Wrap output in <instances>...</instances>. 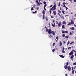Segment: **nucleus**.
I'll use <instances>...</instances> for the list:
<instances>
[{
    "label": "nucleus",
    "mask_w": 76,
    "mask_h": 76,
    "mask_svg": "<svg viewBox=\"0 0 76 76\" xmlns=\"http://www.w3.org/2000/svg\"><path fill=\"white\" fill-rule=\"evenodd\" d=\"M46 31L47 32H48V34L49 35H50V37H49V38H51L52 37H53V36L51 35V34H52V35H53V36L54 35L56 34V33L54 31H52V30L51 29H49L48 30V29L47 28Z\"/></svg>",
    "instance_id": "1"
},
{
    "label": "nucleus",
    "mask_w": 76,
    "mask_h": 76,
    "mask_svg": "<svg viewBox=\"0 0 76 76\" xmlns=\"http://www.w3.org/2000/svg\"><path fill=\"white\" fill-rule=\"evenodd\" d=\"M61 22L59 23L58 24V27H61Z\"/></svg>",
    "instance_id": "2"
},
{
    "label": "nucleus",
    "mask_w": 76,
    "mask_h": 76,
    "mask_svg": "<svg viewBox=\"0 0 76 76\" xmlns=\"http://www.w3.org/2000/svg\"><path fill=\"white\" fill-rule=\"evenodd\" d=\"M68 69V70H69V71H71V67H70V66H69L68 67V68H67Z\"/></svg>",
    "instance_id": "3"
},
{
    "label": "nucleus",
    "mask_w": 76,
    "mask_h": 76,
    "mask_svg": "<svg viewBox=\"0 0 76 76\" xmlns=\"http://www.w3.org/2000/svg\"><path fill=\"white\" fill-rule=\"evenodd\" d=\"M69 56H72L73 55V52L72 51L70 52L69 54Z\"/></svg>",
    "instance_id": "4"
},
{
    "label": "nucleus",
    "mask_w": 76,
    "mask_h": 76,
    "mask_svg": "<svg viewBox=\"0 0 76 76\" xmlns=\"http://www.w3.org/2000/svg\"><path fill=\"white\" fill-rule=\"evenodd\" d=\"M53 15H57V13H56V11H53Z\"/></svg>",
    "instance_id": "5"
},
{
    "label": "nucleus",
    "mask_w": 76,
    "mask_h": 76,
    "mask_svg": "<svg viewBox=\"0 0 76 76\" xmlns=\"http://www.w3.org/2000/svg\"><path fill=\"white\" fill-rule=\"evenodd\" d=\"M56 7H57V5L56 4H54L53 6L54 9L56 10Z\"/></svg>",
    "instance_id": "6"
},
{
    "label": "nucleus",
    "mask_w": 76,
    "mask_h": 76,
    "mask_svg": "<svg viewBox=\"0 0 76 76\" xmlns=\"http://www.w3.org/2000/svg\"><path fill=\"white\" fill-rule=\"evenodd\" d=\"M71 23L72 25H74V21H73L72 20L71 21Z\"/></svg>",
    "instance_id": "7"
},
{
    "label": "nucleus",
    "mask_w": 76,
    "mask_h": 76,
    "mask_svg": "<svg viewBox=\"0 0 76 76\" xmlns=\"http://www.w3.org/2000/svg\"><path fill=\"white\" fill-rule=\"evenodd\" d=\"M42 13L43 15H45V11L44 10H43Z\"/></svg>",
    "instance_id": "8"
},
{
    "label": "nucleus",
    "mask_w": 76,
    "mask_h": 76,
    "mask_svg": "<svg viewBox=\"0 0 76 76\" xmlns=\"http://www.w3.org/2000/svg\"><path fill=\"white\" fill-rule=\"evenodd\" d=\"M36 2L39 5H40V4L38 2V0H36Z\"/></svg>",
    "instance_id": "9"
},
{
    "label": "nucleus",
    "mask_w": 76,
    "mask_h": 76,
    "mask_svg": "<svg viewBox=\"0 0 76 76\" xmlns=\"http://www.w3.org/2000/svg\"><path fill=\"white\" fill-rule=\"evenodd\" d=\"M68 67V66H67L66 65L65 66H64V68H65V69H67Z\"/></svg>",
    "instance_id": "10"
},
{
    "label": "nucleus",
    "mask_w": 76,
    "mask_h": 76,
    "mask_svg": "<svg viewBox=\"0 0 76 76\" xmlns=\"http://www.w3.org/2000/svg\"><path fill=\"white\" fill-rule=\"evenodd\" d=\"M50 10L53 11V10H55L53 8V7H52V8H50Z\"/></svg>",
    "instance_id": "11"
},
{
    "label": "nucleus",
    "mask_w": 76,
    "mask_h": 76,
    "mask_svg": "<svg viewBox=\"0 0 76 76\" xmlns=\"http://www.w3.org/2000/svg\"><path fill=\"white\" fill-rule=\"evenodd\" d=\"M59 56L61 57V58H64V56H63V55H59Z\"/></svg>",
    "instance_id": "12"
},
{
    "label": "nucleus",
    "mask_w": 76,
    "mask_h": 76,
    "mask_svg": "<svg viewBox=\"0 0 76 76\" xmlns=\"http://www.w3.org/2000/svg\"><path fill=\"white\" fill-rule=\"evenodd\" d=\"M73 57H74V55H72L71 56L70 58H73Z\"/></svg>",
    "instance_id": "13"
},
{
    "label": "nucleus",
    "mask_w": 76,
    "mask_h": 76,
    "mask_svg": "<svg viewBox=\"0 0 76 76\" xmlns=\"http://www.w3.org/2000/svg\"><path fill=\"white\" fill-rule=\"evenodd\" d=\"M66 21H64L63 22H62V24H66Z\"/></svg>",
    "instance_id": "14"
},
{
    "label": "nucleus",
    "mask_w": 76,
    "mask_h": 76,
    "mask_svg": "<svg viewBox=\"0 0 76 76\" xmlns=\"http://www.w3.org/2000/svg\"><path fill=\"white\" fill-rule=\"evenodd\" d=\"M70 29H71V30H74V27H71L70 28Z\"/></svg>",
    "instance_id": "15"
},
{
    "label": "nucleus",
    "mask_w": 76,
    "mask_h": 76,
    "mask_svg": "<svg viewBox=\"0 0 76 76\" xmlns=\"http://www.w3.org/2000/svg\"><path fill=\"white\" fill-rule=\"evenodd\" d=\"M72 74H74L75 73V70H73L72 71Z\"/></svg>",
    "instance_id": "16"
},
{
    "label": "nucleus",
    "mask_w": 76,
    "mask_h": 76,
    "mask_svg": "<svg viewBox=\"0 0 76 76\" xmlns=\"http://www.w3.org/2000/svg\"><path fill=\"white\" fill-rule=\"evenodd\" d=\"M60 46H61V45H62V42H60Z\"/></svg>",
    "instance_id": "17"
},
{
    "label": "nucleus",
    "mask_w": 76,
    "mask_h": 76,
    "mask_svg": "<svg viewBox=\"0 0 76 76\" xmlns=\"http://www.w3.org/2000/svg\"><path fill=\"white\" fill-rule=\"evenodd\" d=\"M56 48H55L52 50V52L53 53H54V51H55V50H56Z\"/></svg>",
    "instance_id": "18"
},
{
    "label": "nucleus",
    "mask_w": 76,
    "mask_h": 76,
    "mask_svg": "<svg viewBox=\"0 0 76 76\" xmlns=\"http://www.w3.org/2000/svg\"><path fill=\"white\" fill-rule=\"evenodd\" d=\"M58 14L59 15V16L61 18H62V17H61V15H60V13H58Z\"/></svg>",
    "instance_id": "19"
},
{
    "label": "nucleus",
    "mask_w": 76,
    "mask_h": 76,
    "mask_svg": "<svg viewBox=\"0 0 76 76\" xmlns=\"http://www.w3.org/2000/svg\"><path fill=\"white\" fill-rule=\"evenodd\" d=\"M52 26H53V27H55V23H54V25L53 24H52Z\"/></svg>",
    "instance_id": "20"
},
{
    "label": "nucleus",
    "mask_w": 76,
    "mask_h": 76,
    "mask_svg": "<svg viewBox=\"0 0 76 76\" xmlns=\"http://www.w3.org/2000/svg\"><path fill=\"white\" fill-rule=\"evenodd\" d=\"M64 25H62V28H64Z\"/></svg>",
    "instance_id": "21"
},
{
    "label": "nucleus",
    "mask_w": 76,
    "mask_h": 76,
    "mask_svg": "<svg viewBox=\"0 0 76 76\" xmlns=\"http://www.w3.org/2000/svg\"><path fill=\"white\" fill-rule=\"evenodd\" d=\"M62 12L63 15H64V14H65V13H64V12H65V11H63Z\"/></svg>",
    "instance_id": "22"
},
{
    "label": "nucleus",
    "mask_w": 76,
    "mask_h": 76,
    "mask_svg": "<svg viewBox=\"0 0 76 76\" xmlns=\"http://www.w3.org/2000/svg\"><path fill=\"white\" fill-rule=\"evenodd\" d=\"M67 4V3H65V2L63 3V4L64 5L65 4Z\"/></svg>",
    "instance_id": "23"
},
{
    "label": "nucleus",
    "mask_w": 76,
    "mask_h": 76,
    "mask_svg": "<svg viewBox=\"0 0 76 76\" xmlns=\"http://www.w3.org/2000/svg\"><path fill=\"white\" fill-rule=\"evenodd\" d=\"M71 25V23H69L67 25V26H68V25Z\"/></svg>",
    "instance_id": "24"
},
{
    "label": "nucleus",
    "mask_w": 76,
    "mask_h": 76,
    "mask_svg": "<svg viewBox=\"0 0 76 76\" xmlns=\"http://www.w3.org/2000/svg\"><path fill=\"white\" fill-rule=\"evenodd\" d=\"M43 4H47V2L45 1L43 2Z\"/></svg>",
    "instance_id": "25"
},
{
    "label": "nucleus",
    "mask_w": 76,
    "mask_h": 76,
    "mask_svg": "<svg viewBox=\"0 0 76 76\" xmlns=\"http://www.w3.org/2000/svg\"><path fill=\"white\" fill-rule=\"evenodd\" d=\"M56 39H57V40H58V36H57L56 37Z\"/></svg>",
    "instance_id": "26"
},
{
    "label": "nucleus",
    "mask_w": 76,
    "mask_h": 76,
    "mask_svg": "<svg viewBox=\"0 0 76 76\" xmlns=\"http://www.w3.org/2000/svg\"><path fill=\"white\" fill-rule=\"evenodd\" d=\"M72 48V47H69L68 48V50H70L71 49V48Z\"/></svg>",
    "instance_id": "27"
},
{
    "label": "nucleus",
    "mask_w": 76,
    "mask_h": 76,
    "mask_svg": "<svg viewBox=\"0 0 76 76\" xmlns=\"http://www.w3.org/2000/svg\"><path fill=\"white\" fill-rule=\"evenodd\" d=\"M73 65H75V66H76V62H75L73 64Z\"/></svg>",
    "instance_id": "28"
},
{
    "label": "nucleus",
    "mask_w": 76,
    "mask_h": 76,
    "mask_svg": "<svg viewBox=\"0 0 76 76\" xmlns=\"http://www.w3.org/2000/svg\"><path fill=\"white\" fill-rule=\"evenodd\" d=\"M31 10H34V8H33V7H32L31 9Z\"/></svg>",
    "instance_id": "29"
},
{
    "label": "nucleus",
    "mask_w": 76,
    "mask_h": 76,
    "mask_svg": "<svg viewBox=\"0 0 76 76\" xmlns=\"http://www.w3.org/2000/svg\"><path fill=\"white\" fill-rule=\"evenodd\" d=\"M66 66H69V63L66 62Z\"/></svg>",
    "instance_id": "30"
},
{
    "label": "nucleus",
    "mask_w": 76,
    "mask_h": 76,
    "mask_svg": "<svg viewBox=\"0 0 76 76\" xmlns=\"http://www.w3.org/2000/svg\"><path fill=\"white\" fill-rule=\"evenodd\" d=\"M73 43H74V42L73 41L72 42L70 43V45H71V44H73Z\"/></svg>",
    "instance_id": "31"
},
{
    "label": "nucleus",
    "mask_w": 76,
    "mask_h": 76,
    "mask_svg": "<svg viewBox=\"0 0 76 76\" xmlns=\"http://www.w3.org/2000/svg\"><path fill=\"white\" fill-rule=\"evenodd\" d=\"M46 20L47 21L48 20V18H45Z\"/></svg>",
    "instance_id": "32"
},
{
    "label": "nucleus",
    "mask_w": 76,
    "mask_h": 76,
    "mask_svg": "<svg viewBox=\"0 0 76 76\" xmlns=\"http://www.w3.org/2000/svg\"><path fill=\"white\" fill-rule=\"evenodd\" d=\"M43 19H45V16H44V15H43Z\"/></svg>",
    "instance_id": "33"
},
{
    "label": "nucleus",
    "mask_w": 76,
    "mask_h": 76,
    "mask_svg": "<svg viewBox=\"0 0 76 76\" xmlns=\"http://www.w3.org/2000/svg\"><path fill=\"white\" fill-rule=\"evenodd\" d=\"M56 44V43H53V47H54V45Z\"/></svg>",
    "instance_id": "34"
},
{
    "label": "nucleus",
    "mask_w": 76,
    "mask_h": 76,
    "mask_svg": "<svg viewBox=\"0 0 76 76\" xmlns=\"http://www.w3.org/2000/svg\"><path fill=\"white\" fill-rule=\"evenodd\" d=\"M37 11H35V12H33V13H37Z\"/></svg>",
    "instance_id": "35"
},
{
    "label": "nucleus",
    "mask_w": 76,
    "mask_h": 76,
    "mask_svg": "<svg viewBox=\"0 0 76 76\" xmlns=\"http://www.w3.org/2000/svg\"><path fill=\"white\" fill-rule=\"evenodd\" d=\"M46 6H47V4H45V5H44V7H45Z\"/></svg>",
    "instance_id": "36"
},
{
    "label": "nucleus",
    "mask_w": 76,
    "mask_h": 76,
    "mask_svg": "<svg viewBox=\"0 0 76 76\" xmlns=\"http://www.w3.org/2000/svg\"><path fill=\"white\" fill-rule=\"evenodd\" d=\"M70 44V42H69V41H68V42H67V45H68V44Z\"/></svg>",
    "instance_id": "37"
},
{
    "label": "nucleus",
    "mask_w": 76,
    "mask_h": 76,
    "mask_svg": "<svg viewBox=\"0 0 76 76\" xmlns=\"http://www.w3.org/2000/svg\"><path fill=\"white\" fill-rule=\"evenodd\" d=\"M62 36L63 37H65V34H63L62 35Z\"/></svg>",
    "instance_id": "38"
},
{
    "label": "nucleus",
    "mask_w": 76,
    "mask_h": 76,
    "mask_svg": "<svg viewBox=\"0 0 76 76\" xmlns=\"http://www.w3.org/2000/svg\"><path fill=\"white\" fill-rule=\"evenodd\" d=\"M58 6H60V2H59Z\"/></svg>",
    "instance_id": "39"
},
{
    "label": "nucleus",
    "mask_w": 76,
    "mask_h": 76,
    "mask_svg": "<svg viewBox=\"0 0 76 76\" xmlns=\"http://www.w3.org/2000/svg\"><path fill=\"white\" fill-rule=\"evenodd\" d=\"M62 53H65V51H63V50H62Z\"/></svg>",
    "instance_id": "40"
},
{
    "label": "nucleus",
    "mask_w": 76,
    "mask_h": 76,
    "mask_svg": "<svg viewBox=\"0 0 76 76\" xmlns=\"http://www.w3.org/2000/svg\"><path fill=\"white\" fill-rule=\"evenodd\" d=\"M70 35H72V32H71V31H70Z\"/></svg>",
    "instance_id": "41"
},
{
    "label": "nucleus",
    "mask_w": 76,
    "mask_h": 76,
    "mask_svg": "<svg viewBox=\"0 0 76 76\" xmlns=\"http://www.w3.org/2000/svg\"><path fill=\"white\" fill-rule=\"evenodd\" d=\"M62 33H63L64 34L65 33V32H64V31H62Z\"/></svg>",
    "instance_id": "42"
},
{
    "label": "nucleus",
    "mask_w": 76,
    "mask_h": 76,
    "mask_svg": "<svg viewBox=\"0 0 76 76\" xmlns=\"http://www.w3.org/2000/svg\"><path fill=\"white\" fill-rule=\"evenodd\" d=\"M58 12H59V13H61V11H60V10H58Z\"/></svg>",
    "instance_id": "43"
},
{
    "label": "nucleus",
    "mask_w": 76,
    "mask_h": 76,
    "mask_svg": "<svg viewBox=\"0 0 76 76\" xmlns=\"http://www.w3.org/2000/svg\"><path fill=\"white\" fill-rule=\"evenodd\" d=\"M65 37L66 38H68V36H66Z\"/></svg>",
    "instance_id": "44"
},
{
    "label": "nucleus",
    "mask_w": 76,
    "mask_h": 76,
    "mask_svg": "<svg viewBox=\"0 0 76 76\" xmlns=\"http://www.w3.org/2000/svg\"><path fill=\"white\" fill-rule=\"evenodd\" d=\"M37 9L38 10L39 9V7H37Z\"/></svg>",
    "instance_id": "45"
},
{
    "label": "nucleus",
    "mask_w": 76,
    "mask_h": 76,
    "mask_svg": "<svg viewBox=\"0 0 76 76\" xmlns=\"http://www.w3.org/2000/svg\"><path fill=\"white\" fill-rule=\"evenodd\" d=\"M65 33H67V34H68V31H65Z\"/></svg>",
    "instance_id": "46"
},
{
    "label": "nucleus",
    "mask_w": 76,
    "mask_h": 76,
    "mask_svg": "<svg viewBox=\"0 0 76 76\" xmlns=\"http://www.w3.org/2000/svg\"><path fill=\"white\" fill-rule=\"evenodd\" d=\"M69 16V15H65V17H66V16L68 17V16Z\"/></svg>",
    "instance_id": "47"
},
{
    "label": "nucleus",
    "mask_w": 76,
    "mask_h": 76,
    "mask_svg": "<svg viewBox=\"0 0 76 76\" xmlns=\"http://www.w3.org/2000/svg\"><path fill=\"white\" fill-rule=\"evenodd\" d=\"M44 9L45 10H46V9H45V7H44Z\"/></svg>",
    "instance_id": "48"
},
{
    "label": "nucleus",
    "mask_w": 76,
    "mask_h": 76,
    "mask_svg": "<svg viewBox=\"0 0 76 76\" xmlns=\"http://www.w3.org/2000/svg\"><path fill=\"white\" fill-rule=\"evenodd\" d=\"M65 8L66 10H67V9H68V8H67V7H66Z\"/></svg>",
    "instance_id": "49"
},
{
    "label": "nucleus",
    "mask_w": 76,
    "mask_h": 76,
    "mask_svg": "<svg viewBox=\"0 0 76 76\" xmlns=\"http://www.w3.org/2000/svg\"><path fill=\"white\" fill-rule=\"evenodd\" d=\"M50 14L51 13V10L49 11Z\"/></svg>",
    "instance_id": "50"
},
{
    "label": "nucleus",
    "mask_w": 76,
    "mask_h": 76,
    "mask_svg": "<svg viewBox=\"0 0 76 76\" xmlns=\"http://www.w3.org/2000/svg\"><path fill=\"white\" fill-rule=\"evenodd\" d=\"M63 51H64V47L63 48Z\"/></svg>",
    "instance_id": "51"
},
{
    "label": "nucleus",
    "mask_w": 76,
    "mask_h": 76,
    "mask_svg": "<svg viewBox=\"0 0 76 76\" xmlns=\"http://www.w3.org/2000/svg\"><path fill=\"white\" fill-rule=\"evenodd\" d=\"M51 18H54V17H53V16H51Z\"/></svg>",
    "instance_id": "52"
},
{
    "label": "nucleus",
    "mask_w": 76,
    "mask_h": 76,
    "mask_svg": "<svg viewBox=\"0 0 76 76\" xmlns=\"http://www.w3.org/2000/svg\"><path fill=\"white\" fill-rule=\"evenodd\" d=\"M72 70H73V67L72 66L71 67Z\"/></svg>",
    "instance_id": "53"
},
{
    "label": "nucleus",
    "mask_w": 76,
    "mask_h": 76,
    "mask_svg": "<svg viewBox=\"0 0 76 76\" xmlns=\"http://www.w3.org/2000/svg\"><path fill=\"white\" fill-rule=\"evenodd\" d=\"M72 51H74V52H75V50H72Z\"/></svg>",
    "instance_id": "54"
},
{
    "label": "nucleus",
    "mask_w": 76,
    "mask_h": 76,
    "mask_svg": "<svg viewBox=\"0 0 76 76\" xmlns=\"http://www.w3.org/2000/svg\"><path fill=\"white\" fill-rule=\"evenodd\" d=\"M76 69V66H75V67H74V69Z\"/></svg>",
    "instance_id": "55"
},
{
    "label": "nucleus",
    "mask_w": 76,
    "mask_h": 76,
    "mask_svg": "<svg viewBox=\"0 0 76 76\" xmlns=\"http://www.w3.org/2000/svg\"><path fill=\"white\" fill-rule=\"evenodd\" d=\"M71 59V60L72 61H73V58H70Z\"/></svg>",
    "instance_id": "56"
},
{
    "label": "nucleus",
    "mask_w": 76,
    "mask_h": 76,
    "mask_svg": "<svg viewBox=\"0 0 76 76\" xmlns=\"http://www.w3.org/2000/svg\"><path fill=\"white\" fill-rule=\"evenodd\" d=\"M74 2H76V0H74Z\"/></svg>",
    "instance_id": "57"
},
{
    "label": "nucleus",
    "mask_w": 76,
    "mask_h": 76,
    "mask_svg": "<svg viewBox=\"0 0 76 76\" xmlns=\"http://www.w3.org/2000/svg\"><path fill=\"white\" fill-rule=\"evenodd\" d=\"M74 26H75V27H76V25H75V24H74Z\"/></svg>",
    "instance_id": "58"
},
{
    "label": "nucleus",
    "mask_w": 76,
    "mask_h": 76,
    "mask_svg": "<svg viewBox=\"0 0 76 76\" xmlns=\"http://www.w3.org/2000/svg\"><path fill=\"white\" fill-rule=\"evenodd\" d=\"M52 6H53V5H51L50 7H52Z\"/></svg>",
    "instance_id": "59"
},
{
    "label": "nucleus",
    "mask_w": 76,
    "mask_h": 76,
    "mask_svg": "<svg viewBox=\"0 0 76 76\" xmlns=\"http://www.w3.org/2000/svg\"><path fill=\"white\" fill-rule=\"evenodd\" d=\"M45 29H47V27H46V26H45Z\"/></svg>",
    "instance_id": "60"
},
{
    "label": "nucleus",
    "mask_w": 76,
    "mask_h": 76,
    "mask_svg": "<svg viewBox=\"0 0 76 76\" xmlns=\"http://www.w3.org/2000/svg\"><path fill=\"white\" fill-rule=\"evenodd\" d=\"M63 7H66V5H64V6H63Z\"/></svg>",
    "instance_id": "61"
},
{
    "label": "nucleus",
    "mask_w": 76,
    "mask_h": 76,
    "mask_svg": "<svg viewBox=\"0 0 76 76\" xmlns=\"http://www.w3.org/2000/svg\"><path fill=\"white\" fill-rule=\"evenodd\" d=\"M65 76H67V74H65Z\"/></svg>",
    "instance_id": "62"
},
{
    "label": "nucleus",
    "mask_w": 76,
    "mask_h": 76,
    "mask_svg": "<svg viewBox=\"0 0 76 76\" xmlns=\"http://www.w3.org/2000/svg\"><path fill=\"white\" fill-rule=\"evenodd\" d=\"M74 17H76V14H75L74 15Z\"/></svg>",
    "instance_id": "63"
},
{
    "label": "nucleus",
    "mask_w": 76,
    "mask_h": 76,
    "mask_svg": "<svg viewBox=\"0 0 76 76\" xmlns=\"http://www.w3.org/2000/svg\"><path fill=\"white\" fill-rule=\"evenodd\" d=\"M75 57H76V53H75Z\"/></svg>",
    "instance_id": "64"
}]
</instances>
